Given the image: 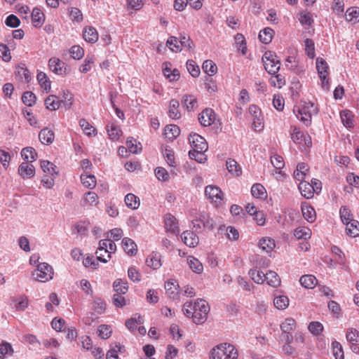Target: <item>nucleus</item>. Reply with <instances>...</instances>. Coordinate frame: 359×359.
Masks as SVG:
<instances>
[{
    "label": "nucleus",
    "mask_w": 359,
    "mask_h": 359,
    "mask_svg": "<svg viewBox=\"0 0 359 359\" xmlns=\"http://www.w3.org/2000/svg\"><path fill=\"white\" fill-rule=\"evenodd\" d=\"M262 61L266 71L270 74H274L280 69V61L272 51H266L262 57Z\"/></svg>",
    "instance_id": "nucleus-4"
},
{
    "label": "nucleus",
    "mask_w": 359,
    "mask_h": 359,
    "mask_svg": "<svg viewBox=\"0 0 359 359\" xmlns=\"http://www.w3.org/2000/svg\"><path fill=\"white\" fill-rule=\"evenodd\" d=\"M122 247L125 252L130 255H135L137 252V246L134 241L130 238H124L122 240Z\"/></svg>",
    "instance_id": "nucleus-20"
},
{
    "label": "nucleus",
    "mask_w": 359,
    "mask_h": 359,
    "mask_svg": "<svg viewBox=\"0 0 359 359\" xmlns=\"http://www.w3.org/2000/svg\"><path fill=\"white\" fill-rule=\"evenodd\" d=\"M249 275L252 280L257 284H262L265 281V273L257 269H250Z\"/></svg>",
    "instance_id": "nucleus-55"
},
{
    "label": "nucleus",
    "mask_w": 359,
    "mask_h": 359,
    "mask_svg": "<svg viewBox=\"0 0 359 359\" xmlns=\"http://www.w3.org/2000/svg\"><path fill=\"white\" fill-rule=\"evenodd\" d=\"M346 233L351 237H356L359 236V222L357 220L352 219L346 224Z\"/></svg>",
    "instance_id": "nucleus-41"
},
{
    "label": "nucleus",
    "mask_w": 359,
    "mask_h": 359,
    "mask_svg": "<svg viewBox=\"0 0 359 359\" xmlns=\"http://www.w3.org/2000/svg\"><path fill=\"white\" fill-rule=\"evenodd\" d=\"M290 304V299L287 296L275 293L273 299L274 306L278 310L286 309Z\"/></svg>",
    "instance_id": "nucleus-22"
},
{
    "label": "nucleus",
    "mask_w": 359,
    "mask_h": 359,
    "mask_svg": "<svg viewBox=\"0 0 359 359\" xmlns=\"http://www.w3.org/2000/svg\"><path fill=\"white\" fill-rule=\"evenodd\" d=\"M266 283L273 287H278L280 285L281 280L278 273L273 271H269L265 273Z\"/></svg>",
    "instance_id": "nucleus-30"
},
{
    "label": "nucleus",
    "mask_w": 359,
    "mask_h": 359,
    "mask_svg": "<svg viewBox=\"0 0 359 359\" xmlns=\"http://www.w3.org/2000/svg\"><path fill=\"white\" fill-rule=\"evenodd\" d=\"M346 19L347 21L354 23L359 21V8L351 7L346 12Z\"/></svg>",
    "instance_id": "nucleus-56"
},
{
    "label": "nucleus",
    "mask_w": 359,
    "mask_h": 359,
    "mask_svg": "<svg viewBox=\"0 0 359 359\" xmlns=\"http://www.w3.org/2000/svg\"><path fill=\"white\" fill-rule=\"evenodd\" d=\"M302 212L304 218L309 222L312 223L316 219V214L314 208L308 203H302Z\"/></svg>",
    "instance_id": "nucleus-18"
},
{
    "label": "nucleus",
    "mask_w": 359,
    "mask_h": 359,
    "mask_svg": "<svg viewBox=\"0 0 359 359\" xmlns=\"http://www.w3.org/2000/svg\"><path fill=\"white\" fill-rule=\"evenodd\" d=\"M66 64L57 57H51L48 61L49 69L57 75L67 74Z\"/></svg>",
    "instance_id": "nucleus-13"
},
{
    "label": "nucleus",
    "mask_w": 359,
    "mask_h": 359,
    "mask_svg": "<svg viewBox=\"0 0 359 359\" xmlns=\"http://www.w3.org/2000/svg\"><path fill=\"white\" fill-rule=\"evenodd\" d=\"M192 223L193 228L197 232L201 231L203 229L212 230L214 228L213 219L205 212H199Z\"/></svg>",
    "instance_id": "nucleus-5"
},
{
    "label": "nucleus",
    "mask_w": 359,
    "mask_h": 359,
    "mask_svg": "<svg viewBox=\"0 0 359 359\" xmlns=\"http://www.w3.org/2000/svg\"><path fill=\"white\" fill-rule=\"evenodd\" d=\"M198 119L201 126L208 127L215 123L216 114L213 109L206 108L198 114Z\"/></svg>",
    "instance_id": "nucleus-11"
},
{
    "label": "nucleus",
    "mask_w": 359,
    "mask_h": 359,
    "mask_svg": "<svg viewBox=\"0 0 359 359\" xmlns=\"http://www.w3.org/2000/svg\"><path fill=\"white\" fill-rule=\"evenodd\" d=\"M271 163L276 170H281L285 166V161L283 156L277 154L271 156Z\"/></svg>",
    "instance_id": "nucleus-60"
},
{
    "label": "nucleus",
    "mask_w": 359,
    "mask_h": 359,
    "mask_svg": "<svg viewBox=\"0 0 359 359\" xmlns=\"http://www.w3.org/2000/svg\"><path fill=\"white\" fill-rule=\"evenodd\" d=\"M116 294H124L128 292V286L122 279H117L113 284Z\"/></svg>",
    "instance_id": "nucleus-54"
},
{
    "label": "nucleus",
    "mask_w": 359,
    "mask_h": 359,
    "mask_svg": "<svg viewBox=\"0 0 359 359\" xmlns=\"http://www.w3.org/2000/svg\"><path fill=\"white\" fill-rule=\"evenodd\" d=\"M143 323V319L142 316L137 313L134 314L130 319L126 320V326L130 330H135L137 325Z\"/></svg>",
    "instance_id": "nucleus-48"
},
{
    "label": "nucleus",
    "mask_w": 359,
    "mask_h": 359,
    "mask_svg": "<svg viewBox=\"0 0 359 359\" xmlns=\"http://www.w3.org/2000/svg\"><path fill=\"white\" fill-rule=\"evenodd\" d=\"M79 126L83 130V133L88 136H95L97 130L85 118H81L79 121Z\"/></svg>",
    "instance_id": "nucleus-45"
},
{
    "label": "nucleus",
    "mask_w": 359,
    "mask_h": 359,
    "mask_svg": "<svg viewBox=\"0 0 359 359\" xmlns=\"http://www.w3.org/2000/svg\"><path fill=\"white\" fill-rule=\"evenodd\" d=\"M291 128V138L295 144L304 145L307 147L311 146V138L308 134H304L296 126H292Z\"/></svg>",
    "instance_id": "nucleus-7"
},
{
    "label": "nucleus",
    "mask_w": 359,
    "mask_h": 359,
    "mask_svg": "<svg viewBox=\"0 0 359 359\" xmlns=\"http://www.w3.org/2000/svg\"><path fill=\"white\" fill-rule=\"evenodd\" d=\"M53 269L50 265L47 263H41L32 273V276L37 281L46 283L53 278Z\"/></svg>",
    "instance_id": "nucleus-3"
},
{
    "label": "nucleus",
    "mask_w": 359,
    "mask_h": 359,
    "mask_svg": "<svg viewBox=\"0 0 359 359\" xmlns=\"http://www.w3.org/2000/svg\"><path fill=\"white\" fill-rule=\"evenodd\" d=\"M71 57L74 60H80L84 55V50L78 45L72 46L69 50Z\"/></svg>",
    "instance_id": "nucleus-58"
},
{
    "label": "nucleus",
    "mask_w": 359,
    "mask_h": 359,
    "mask_svg": "<svg viewBox=\"0 0 359 359\" xmlns=\"http://www.w3.org/2000/svg\"><path fill=\"white\" fill-rule=\"evenodd\" d=\"M18 173L22 178H31L35 175V168L27 162H22L18 168Z\"/></svg>",
    "instance_id": "nucleus-17"
},
{
    "label": "nucleus",
    "mask_w": 359,
    "mask_h": 359,
    "mask_svg": "<svg viewBox=\"0 0 359 359\" xmlns=\"http://www.w3.org/2000/svg\"><path fill=\"white\" fill-rule=\"evenodd\" d=\"M205 195L215 206L222 205L224 194L219 187L212 184L206 186L205 188Z\"/></svg>",
    "instance_id": "nucleus-6"
},
{
    "label": "nucleus",
    "mask_w": 359,
    "mask_h": 359,
    "mask_svg": "<svg viewBox=\"0 0 359 359\" xmlns=\"http://www.w3.org/2000/svg\"><path fill=\"white\" fill-rule=\"evenodd\" d=\"M299 189L302 196L307 199L313 198L315 194L313 187H312L311 184L306 181H302L300 182Z\"/></svg>",
    "instance_id": "nucleus-29"
},
{
    "label": "nucleus",
    "mask_w": 359,
    "mask_h": 359,
    "mask_svg": "<svg viewBox=\"0 0 359 359\" xmlns=\"http://www.w3.org/2000/svg\"><path fill=\"white\" fill-rule=\"evenodd\" d=\"M126 206L132 210H136L140 205V198L133 194H128L124 198Z\"/></svg>",
    "instance_id": "nucleus-39"
},
{
    "label": "nucleus",
    "mask_w": 359,
    "mask_h": 359,
    "mask_svg": "<svg viewBox=\"0 0 359 359\" xmlns=\"http://www.w3.org/2000/svg\"><path fill=\"white\" fill-rule=\"evenodd\" d=\"M238 351L231 344L221 343L210 351V359H238Z\"/></svg>",
    "instance_id": "nucleus-2"
},
{
    "label": "nucleus",
    "mask_w": 359,
    "mask_h": 359,
    "mask_svg": "<svg viewBox=\"0 0 359 359\" xmlns=\"http://www.w3.org/2000/svg\"><path fill=\"white\" fill-rule=\"evenodd\" d=\"M316 111V108L311 103L308 104L306 106H303L298 109L297 114V118L303 122L306 126L310 125L311 122L312 113Z\"/></svg>",
    "instance_id": "nucleus-9"
},
{
    "label": "nucleus",
    "mask_w": 359,
    "mask_h": 359,
    "mask_svg": "<svg viewBox=\"0 0 359 359\" xmlns=\"http://www.w3.org/2000/svg\"><path fill=\"white\" fill-rule=\"evenodd\" d=\"M274 34L275 32L273 29L270 27H266L260 31L259 34V40L262 43L268 44L271 41Z\"/></svg>",
    "instance_id": "nucleus-43"
},
{
    "label": "nucleus",
    "mask_w": 359,
    "mask_h": 359,
    "mask_svg": "<svg viewBox=\"0 0 359 359\" xmlns=\"http://www.w3.org/2000/svg\"><path fill=\"white\" fill-rule=\"evenodd\" d=\"M269 83L274 88H281L285 85V76L280 74H272L269 79Z\"/></svg>",
    "instance_id": "nucleus-46"
},
{
    "label": "nucleus",
    "mask_w": 359,
    "mask_h": 359,
    "mask_svg": "<svg viewBox=\"0 0 359 359\" xmlns=\"http://www.w3.org/2000/svg\"><path fill=\"white\" fill-rule=\"evenodd\" d=\"M36 95L30 91L24 93L22 96V100L23 103L29 107L33 106L36 102Z\"/></svg>",
    "instance_id": "nucleus-62"
},
{
    "label": "nucleus",
    "mask_w": 359,
    "mask_h": 359,
    "mask_svg": "<svg viewBox=\"0 0 359 359\" xmlns=\"http://www.w3.org/2000/svg\"><path fill=\"white\" fill-rule=\"evenodd\" d=\"M328 68L327 63L323 58L318 57L316 59V69L321 80L322 86L325 88L329 87Z\"/></svg>",
    "instance_id": "nucleus-8"
},
{
    "label": "nucleus",
    "mask_w": 359,
    "mask_h": 359,
    "mask_svg": "<svg viewBox=\"0 0 359 359\" xmlns=\"http://www.w3.org/2000/svg\"><path fill=\"white\" fill-rule=\"evenodd\" d=\"M83 38L86 41L94 43L98 40V32L93 27H86L83 31Z\"/></svg>",
    "instance_id": "nucleus-23"
},
{
    "label": "nucleus",
    "mask_w": 359,
    "mask_h": 359,
    "mask_svg": "<svg viewBox=\"0 0 359 359\" xmlns=\"http://www.w3.org/2000/svg\"><path fill=\"white\" fill-rule=\"evenodd\" d=\"M126 146L128 151L133 154H138L141 150L140 143H137L136 140L133 138L128 139L126 141Z\"/></svg>",
    "instance_id": "nucleus-63"
},
{
    "label": "nucleus",
    "mask_w": 359,
    "mask_h": 359,
    "mask_svg": "<svg viewBox=\"0 0 359 359\" xmlns=\"http://www.w3.org/2000/svg\"><path fill=\"white\" fill-rule=\"evenodd\" d=\"M340 117L346 128H351L354 126V115L351 111L347 109L341 111Z\"/></svg>",
    "instance_id": "nucleus-33"
},
{
    "label": "nucleus",
    "mask_w": 359,
    "mask_h": 359,
    "mask_svg": "<svg viewBox=\"0 0 359 359\" xmlns=\"http://www.w3.org/2000/svg\"><path fill=\"white\" fill-rule=\"evenodd\" d=\"M80 178L82 184L86 188L93 189L97 184L96 178L93 175L81 174Z\"/></svg>",
    "instance_id": "nucleus-40"
},
{
    "label": "nucleus",
    "mask_w": 359,
    "mask_h": 359,
    "mask_svg": "<svg viewBox=\"0 0 359 359\" xmlns=\"http://www.w3.org/2000/svg\"><path fill=\"white\" fill-rule=\"evenodd\" d=\"M297 323L294 318L290 317L285 319L280 324V329L283 333L292 332L296 328Z\"/></svg>",
    "instance_id": "nucleus-44"
},
{
    "label": "nucleus",
    "mask_w": 359,
    "mask_h": 359,
    "mask_svg": "<svg viewBox=\"0 0 359 359\" xmlns=\"http://www.w3.org/2000/svg\"><path fill=\"white\" fill-rule=\"evenodd\" d=\"M332 353L335 359H344V353L342 346L338 341L332 343Z\"/></svg>",
    "instance_id": "nucleus-64"
},
{
    "label": "nucleus",
    "mask_w": 359,
    "mask_h": 359,
    "mask_svg": "<svg viewBox=\"0 0 359 359\" xmlns=\"http://www.w3.org/2000/svg\"><path fill=\"white\" fill-rule=\"evenodd\" d=\"M187 263L189 268L196 273H201L203 271V266L202 263L196 257L189 256L187 257Z\"/></svg>",
    "instance_id": "nucleus-42"
},
{
    "label": "nucleus",
    "mask_w": 359,
    "mask_h": 359,
    "mask_svg": "<svg viewBox=\"0 0 359 359\" xmlns=\"http://www.w3.org/2000/svg\"><path fill=\"white\" fill-rule=\"evenodd\" d=\"M226 165L228 171L233 175L236 177L241 175V167L234 159L229 158L226 162Z\"/></svg>",
    "instance_id": "nucleus-34"
},
{
    "label": "nucleus",
    "mask_w": 359,
    "mask_h": 359,
    "mask_svg": "<svg viewBox=\"0 0 359 359\" xmlns=\"http://www.w3.org/2000/svg\"><path fill=\"white\" fill-rule=\"evenodd\" d=\"M32 25L37 28L41 27L45 21V15L39 8H34L32 12Z\"/></svg>",
    "instance_id": "nucleus-26"
},
{
    "label": "nucleus",
    "mask_w": 359,
    "mask_h": 359,
    "mask_svg": "<svg viewBox=\"0 0 359 359\" xmlns=\"http://www.w3.org/2000/svg\"><path fill=\"white\" fill-rule=\"evenodd\" d=\"M182 103L188 111H195L198 107V100L193 95H184Z\"/></svg>",
    "instance_id": "nucleus-19"
},
{
    "label": "nucleus",
    "mask_w": 359,
    "mask_h": 359,
    "mask_svg": "<svg viewBox=\"0 0 359 359\" xmlns=\"http://www.w3.org/2000/svg\"><path fill=\"white\" fill-rule=\"evenodd\" d=\"M165 228L167 231L172 233L178 232V226L176 218L171 214L165 215L164 217Z\"/></svg>",
    "instance_id": "nucleus-24"
},
{
    "label": "nucleus",
    "mask_w": 359,
    "mask_h": 359,
    "mask_svg": "<svg viewBox=\"0 0 359 359\" xmlns=\"http://www.w3.org/2000/svg\"><path fill=\"white\" fill-rule=\"evenodd\" d=\"M107 239H102V240L100 241L99 247L95 252L97 255V259L103 263H107L109 259L107 257V258L104 257V255L107 254Z\"/></svg>",
    "instance_id": "nucleus-32"
},
{
    "label": "nucleus",
    "mask_w": 359,
    "mask_h": 359,
    "mask_svg": "<svg viewBox=\"0 0 359 359\" xmlns=\"http://www.w3.org/2000/svg\"><path fill=\"white\" fill-rule=\"evenodd\" d=\"M180 102L175 99H172L169 102L168 115L172 119H179L181 117L180 111Z\"/></svg>",
    "instance_id": "nucleus-25"
},
{
    "label": "nucleus",
    "mask_w": 359,
    "mask_h": 359,
    "mask_svg": "<svg viewBox=\"0 0 359 359\" xmlns=\"http://www.w3.org/2000/svg\"><path fill=\"white\" fill-rule=\"evenodd\" d=\"M112 332L111 326L105 324L99 325L97 330L99 337L102 339H109L111 336Z\"/></svg>",
    "instance_id": "nucleus-49"
},
{
    "label": "nucleus",
    "mask_w": 359,
    "mask_h": 359,
    "mask_svg": "<svg viewBox=\"0 0 359 359\" xmlns=\"http://www.w3.org/2000/svg\"><path fill=\"white\" fill-rule=\"evenodd\" d=\"M61 101L58 97L54 95H49L45 100L46 107L50 111H55L60 107Z\"/></svg>",
    "instance_id": "nucleus-35"
},
{
    "label": "nucleus",
    "mask_w": 359,
    "mask_h": 359,
    "mask_svg": "<svg viewBox=\"0 0 359 359\" xmlns=\"http://www.w3.org/2000/svg\"><path fill=\"white\" fill-rule=\"evenodd\" d=\"M259 247L266 252H271L276 247V243L273 239L266 237L259 241Z\"/></svg>",
    "instance_id": "nucleus-51"
},
{
    "label": "nucleus",
    "mask_w": 359,
    "mask_h": 359,
    "mask_svg": "<svg viewBox=\"0 0 359 359\" xmlns=\"http://www.w3.org/2000/svg\"><path fill=\"white\" fill-rule=\"evenodd\" d=\"M180 134V128L175 124H170L165 126L164 129V135L169 140H172Z\"/></svg>",
    "instance_id": "nucleus-36"
},
{
    "label": "nucleus",
    "mask_w": 359,
    "mask_h": 359,
    "mask_svg": "<svg viewBox=\"0 0 359 359\" xmlns=\"http://www.w3.org/2000/svg\"><path fill=\"white\" fill-rule=\"evenodd\" d=\"M179 285L176 280L169 279L165 283V289L166 293L173 299L180 298V292H178Z\"/></svg>",
    "instance_id": "nucleus-14"
},
{
    "label": "nucleus",
    "mask_w": 359,
    "mask_h": 359,
    "mask_svg": "<svg viewBox=\"0 0 359 359\" xmlns=\"http://www.w3.org/2000/svg\"><path fill=\"white\" fill-rule=\"evenodd\" d=\"M346 338L351 344V348L355 353L359 352V332L353 327L348 329Z\"/></svg>",
    "instance_id": "nucleus-12"
},
{
    "label": "nucleus",
    "mask_w": 359,
    "mask_h": 359,
    "mask_svg": "<svg viewBox=\"0 0 359 359\" xmlns=\"http://www.w3.org/2000/svg\"><path fill=\"white\" fill-rule=\"evenodd\" d=\"M299 282L303 287L308 289H312L318 284V280L313 275L302 276Z\"/></svg>",
    "instance_id": "nucleus-38"
},
{
    "label": "nucleus",
    "mask_w": 359,
    "mask_h": 359,
    "mask_svg": "<svg viewBox=\"0 0 359 359\" xmlns=\"http://www.w3.org/2000/svg\"><path fill=\"white\" fill-rule=\"evenodd\" d=\"M309 171V167L305 163H299L297 165L293 176L296 180L302 182Z\"/></svg>",
    "instance_id": "nucleus-28"
},
{
    "label": "nucleus",
    "mask_w": 359,
    "mask_h": 359,
    "mask_svg": "<svg viewBox=\"0 0 359 359\" xmlns=\"http://www.w3.org/2000/svg\"><path fill=\"white\" fill-rule=\"evenodd\" d=\"M181 238L184 244L190 248L196 247L199 242L198 236L191 231H184L181 235Z\"/></svg>",
    "instance_id": "nucleus-15"
},
{
    "label": "nucleus",
    "mask_w": 359,
    "mask_h": 359,
    "mask_svg": "<svg viewBox=\"0 0 359 359\" xmlns=\"http://www.w3.org/2000/svg\"><path fill=\"white\" fill-rule=\"evenodd\" d=\"M189 143L195 151H206L208 149V143L204 137L198 134L194 133L189 137Z\"/></svg>",
    "instance_id": "nucleus-10"
},
{
    "label": "nucleus",
    "mask_w": 359,
    "mask_h": 359,
    "mask_svg": "<svg viewBox=\"0 0 359 359\" xmlns=\"http://www.w3.org/2000/svg\"><path fill=\"white\" fill-rule=\"evenodd\" d=\"M37 81L41 86L46 93H48L51 89V82L47 75L40 72L36 75Z\"/></svg>",
    "instance_id": "nucleus-37"
},
{
    "label": "nucleus",
    "mask_w": 359,
    "mask_h": 359,
    "mask_svg": "<svg viewBox=\"0 0 359 359\" xmlns=\"http://www.w3.org/2000/svg\"><path fill=\"white\" fill-rule=\"evenodd\" d=\"M252 195L257 198H265L266 191L264 187L261 184H255L251 188Z\"/></svg>",
    "instance_id": "nucleus-52"
},
{
    "label": "nucleus",
    "mask_w": 359,
    "mask_h": 359,
    "mask_svg": "<svg viewBox=\"0 0 359 359\" xmlns=\"http://www.w3.org/2000/svg\"><path fill=\"white\" fill-rule=\"evenodd\" d=\"M22 157L28 162H32L36 160V152L32 147L24 148L21 151Z\"/></svg>",
    "instance_id": "nucleus-57"
},
{
    "label": "nucleus",
    "mask_w": 359,
    "mask_h": 359,
    "mask_svg": "<svg viewBox=\"0 0 359 359\" xmlns=\"http://www.w3.org/2000/svg\"><path fill=\"white\" fill-rule=\"evenodd\" d=\"M167 46L172 52H180L182 50L180 42L179 39L175 36H170L167 41Z\"/></svg>",
    "instance_id": "nucleus-61"
},
{
    "label": "nucleus",
    "mask_w": 359,
    "mask_h": 359,
    "mask_svg": "<svg viewBox=\"0 0 359 359\" xmlns=\"http://www.w3.org/2000/svg\"><path fill=\"white\" fill-rule=\"evenodd\" d=\"M107 130L109 139L113 141L118 140L123 134L121 128L114 123H109L107 126Z\"/></svg>",
    "instance_id": "nucleus-27"
},
{
    "label": "nucleus",
    "mask_w": 359,
    "mask_h": 359,
    "mask_svg": "<svg viewBox=\"0 0 359 359\" xmlns=\"http://www.w3.org/2000/svg\"><path fill=\"white\" fill-rule=\"evenodd\" d=\"M205 151H189V156L191 159H194L196 161L203 163L207 161V156L205 154Z\"/></svg>",
    "instance_id": "nucleus-59"
},
{
    "label": "nucleus",
    "mask_w": 359,
    "mask_h": 359,
    "mask_svg": "<svg viewBox=\"0 0 359 359\" xmlns=\"http://www.w3.org/2000/svg\"><path fill=\"white\" fill-rule=\"evenodd\" d=\"M202 69L204 72L209 76H213L217 72V67L216 64L210 60H206L203 62Z\"/></svg>",
    "instance_id": "nucleus-53"
},
{
    "label": "nucleus",
    "mask_w": 359,
    "mask_h": 359,
    "mask_svg": "<svg viewBox=\"0 0 359 359\" xmlns=\"http://www.w3.org/2000/svg\"><path fill=\"white\" fill-rule=\"evenodd\" d=\"M311 230L305 226L298 227L294 231V235L297 239L306 240L311 238Z\"/></svg>",
    "instance_id": "nucleus-50"
},
{
    "label": "nucleus",
    "mask_w": 359,
    "mask_h": 359,
    "mask_svg": "<svg viewBox=\"0 0 359 359\" xmlns=\"http://www.w3.org/2000/svg\"><path fill=\"white\" fill-rule=\"evenodd\" d=\"M210 306L204 299H197L196 302H186L183 306V312L187 317H191L194 323L201 325L208 318Z\"/></svg>",
    "instance_id": "nucleus-1"
},
{
    "label": "nucleus",
    "mask_w": 359,
    "mask_h": 359,
    "mask_svg": "<svg viewBox=\"0 0 359 359\" xmlns=\"http://www.w3.org/2000/svg\"><path fill=\"white\" fill-rule=\"evenodd\" d=\"M146 264L154 270L158 269L162 266L161 254L158 252H152L148 255Z\"/></svg>",
    "instance_id": "nucleus-16"
},
{
    "label": "nucleus",
    "mask_w": 359,
    "mask_h": 359,
    "mask_svg": "<svg viewBox=\"0 0 359 359\" xmlns=\"http://www.w3.org/2000/svg\"><path fill=\"white\" fill-rule=\"evenodd\" d=\"M39 138L42 144H50L55 139V134L53 130L48 128H43L40 131Z\"/></svg>",
    "instance_id": "nucleus-31"
},
{
    "label": "nucleus",
    "mask_w": 359,
    "mask_h": 359,
    "mask_svg": "<svg viewBox=\"0 0 359 359\" xmlns=\"http://www.w3.org/2000/svg\"><path fill=\"white\" fill-rule=\"evenodd\" d=\"M41 168L47 175L55 176L57 174V168L48 161H41Z\"/></svg>",
    "instance_id": "nucleus-47"
},
{
    "label": "nucleus",
    "mask_w": 359,
    "mask_h": 359,
    "mask_svg": "<svg viewBox=\"0 0 359 359\" xmlns=\"http://www.w3.org/2000/svg\"><path fill=\"white\" fill-rule=\"evenodd\" d=\"M99 199L97 194L92 191L87 192L81 201V205L86 208L89 206H95L98 204Z\"/></svg>",
    "instance_id": "nucleus-21"
}]
</instances>
